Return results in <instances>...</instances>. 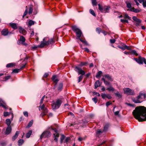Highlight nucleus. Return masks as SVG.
<instances>
[{
  "mask_svg": "<svg viewBox=\"0 0 146 146\" xmlns=\"http://www.w3.org/2000/svg\"><path fill=\"white\" fill-rule=\"evenodd\" d=\"M104 76L106 78H107L108 80L111 82L113 81V80L111 76L109 74H106L104 75Z\"/></svg>",
  "mask_w": 146,
  "mask_h": 146,
  "instance_id": "nucleus-17",
  "label": "nucleus"
},
{
  "mask_svg": "<svg viewBox=\"0 0 146 146\" xmlns=\"http://www.w3.org/2000/svg\"><path fill=\"white\" fill-rule=\"evenodd\" d=\"M143 7L144 8H145L146 7V0L145 1H144L143 3Z\"/></svg>",
  "mask_w": 146,
  "mask_h": 146,
  "instance_id": "nucleus-53",
  "label": "nucleus"
},
{
  "mask_svg": "<svg viewBox=\"0 0 146 146\" xmlns=\"http://www.w3.org/2000/svg\"><path fill=\"white\" fill-rule=\"evenodd\" d=\"M98 6L99 9L102 13H108L110 9V6H105L102 7L100 4H98Z\"/></svg>",
  "mask_w": 146,
  "mask_h": 146,
  "instance_id": "nucleus-6",
  "label": "nucleus"
},
{
  "mask_svg": "<svg viewBox=\"0 0 146 146\" xmlns=\"http://www.w3.org/2000/svg\"><path fill=\"white\" fill-rule=\"evenodd\" d=\"M51 135V134L50 131H46L44 132L40 137V139H42L43 137H46Z\"/></svg>",
  "mask_w": 146,
  "mask_h": 146,
  "instance_id": "nucleus-9",
  "label": "nucleus"
},
{
  "mask_svg": "<svg viewBox=\"0 0 146 146\" xmlns=\"http://www.w3.org/2000/svg\"><path fill=\"white\" fill-rule=\"evenodd\" d=\"M130 53H131L133 55H135L136 56H137L138 55V54L137 53L136 51L135 50H131L130 51Z\"/></svg>",
  "mask_w": 146,
  "mask_h": 146,
  "instance_id": "nucleus-30",
  "label": "nucleus"
},
{
  "mask_svg": "<svg viewBox=\"0 0 146 146\" xmlns=\"http://www.w3.org/2000/svg\"><path fill=\"white\" fill-rule=\"evenodd\" d=\"M123 91L125 94L128 95H133L135 94L133 90L129 88H124Z\"/></svg>",
  "mask_w": 146,
  "mask_h": 146,
  "instance_id": "nucleus-7",
  "label": "nucleus"
},
{
  "mask_svg": "<svg viewBox=\"0 0 146 146\" xmlns=\"http://www.w3.org/2000/svg\"><path fill=\"white\" fill-rule=\"evenodd\" d=\"M52 129L56 133L53 134L54 136V140L56 141V142H57L58 138L59 137V134L57 133V130L56 128H52Z\"/></svg>",
  "mask_w": 146,
  "mask_h": 146,
  "instance_id": "nucleus-10",
  "label": "nucleus"
},
{
  "mask_svg": "<svg viewBox=\"0 0 146 146\" xmlns=\"http://www.w3.org/2000/svg\"><path fill=\"white\" fill-rule=\"evenodd\" d=\"M119 47L123 50H125V45H124L123 46H119Z\"/></svg>",
  "mask_w": 146,
  "mask_h": 146,
  "instance_id": "nucleus-55",
  "label": "nucleus"
},
{
  "mask_svg": "<svg viewBox=\"0 0 146 146\" xmlns=\"http://www.w3.org/2000/svg\"><path fill=\"white\" fill-rule=\"evenodd\" d=\"M63 87V84L62 83H60L58 88V90L59 91H60L62 90Z\"/></svg>",
  "mask_w": 146,
  "mask_h": 146,
  "instance_id": "nucleus-28",
  "label": "nucleus"
},
{
  "mask_svg": "<svg viewBox=\"0 0 146 146\" xmlns=\"http://www.w3.org/2000/svg\"><path fill=\"white\" fill-rule=\"evenodd\" d=\"M90 13L93 16H96L95 13L94 11L92 9H90L89 10Z\"/></svg>",
  "mask_w": 146,
  "mask_h": 146,
  "instance_id": "nucleus-36",
  "label": "nucleus"
},
{
  "mask_svg": "<svg viewBox=\"0 0 146 146\" xmlns=\"http://www.w3.org/2000/svg\"><path fill=\"white\" fill-rule=\"evenodd\" d=\"M24 115L27 117L28 116V113L27 111H25L23 112Z\"/></svg>",
  "mask_w": 146,
  "mask_h": 146,
  "instance_id": "nucleus-56",
  "label": "nucleus"
},
{
  "mask_svg": "<svg viewBox=\"0 0 146 146\" xmlns=\"http://www.w3.org/2000/svg\"><path fill=\"white\" fill-rule=\"evenodd\" d=\"M125 49H127V50H130L131 51V48L130 47H129V46H128L126 45H125Z\"/></svg>",
  "mask_w": 146,
  "mask_h": 146,
  "instance_id": "nucleus-48",
  "label": "nucleus"
},
{
  "mask_svg": "<svg viewBox=\"0 0 146 146\" xmlns=\"http://www.w3.org/2000/svg\"><path fill=\"white\" fill-rule=\"evenodd\" d=\"M11 123V121L10 120V119H7L6 120V123L7 125V126H11L10 125V124Z\"/></svg>",
  "mask_w": 146,
  "mask_h": 146,
  "instance_id": "nucleus-23",
  "label": "nucleus"
},
{
  "mask_svg": "<svg viewBox=\"0 0 146 146\" xmlns=\"http://www.w3.org/2000/svg\"><path fill=\"white\" fill-rule=\"evenodd\" d=\"M15 66V64L13 63H11L7 64L6 65L7 68L12 67Z\"/></svg>",
  "mask_w": 146,
  "mask_h": 146,
  "instance_id": "nucleus-26",
  "label": "nucleus"
},
{
  "mask_svg": "<svg viewBox=\"0 0 146 146\" xmlns=\"http://www.w3.org/2000/svg\"><path fill=\"white\" fill-rule=\"evenodd\" d=\"M45 97V96H44L42 97V98L41 100H40V105H41L42 103H43V100L44 99V98Z\"/></svg>",
  "mask_w": 146,
  "mask_h": 146,
  "instance_id": "nucleus-57",
  "label": "nucleus"
},
{
  "mask_svg": "<svg viewBox=\"0 0 146 146\" xmlns=\"http://www.w3.org/2000/svg\"><path fill=\"white\" fill-rule=\"evenodd\" d=\"M134 117L139 121L146 120V108L143 106L136 107L133 112Z\"/></svg>",
  "mask_w": 146,
  "mask_h": 146,
  "instance_id": "nucleus-1",
  "label": "nucleus"
},
{
  "mask_svg": "<svg viewBox=\"0 0 146 146\" xmlns=\"http://www.w3.org/2000/svg\"><path fill=\"white\" fill-rule=\"evenodd\" d=\"M92 3L93 5H96L97 4L96 0H92Z\"/></svg>",
  "mask_w": 146,
  "mask_h": 146,
  "instance_id": "nucleus-49",
  "label": "nucleus"
},
{
  "mask_svg": "<svg viewBox=\"0 0 146 146\" xmlns=\"http://www.w3.org/2000/svg\"><path fill=\"white\" fill-rule=\"evenodd\" d=\"M132 19L134 21L136 22L137 23H140L141 22V20L137 18L135 16H133L132 17Z\"/></svg>",
  "mask_w": 146,
  "mask_h": 146,
  "instance_id": "nucleus-18",
  "label": "nucleus"
},
{
  "mask_svg": "<svg viewBox=\"0 0 146 146\" xmlns=\"http://www.w3.org/2000/svg\"><path fill=\"white\" fill-rule=\"evenodd\" d=\"M24 141L23 139H20L18 141V145H21L23 143Z\"/></svg>",
  "mask_w": 146,
  "mask_h": 146,
  "instance_id": "nucleus-37",
  "label": "nucleus"
},
{
  "mask_svg": "<svg viewBox=\"0 0 146 146\" xmlns=\"http://www.w3.org/2000/svg\"><path fill=\"white\" fill-rule=\"evenodd\" d=\"M52 81L55 83H56L55 85H56L59 80L57 78L56 76V75H54L52 77Z\"/></svg>",
  "mask_w": 146,
  "mask_h": 146,
  "instance_id": "nucleus-15",
  "label": "nucleus"
},
{
  "mask_svg": "<svg viewBox=\"0 0 146 146\" xmlns=\"http://www.w3.org/2000/svg\"><path fill=\"white\" fill-rule=\"evenodd\" d=\"M110 41L111 43H114L115 42V40L114 39H110Z\"/></svg>",
  "mask_w": 146,
  "mask_h": 146,
  "instance_id": "nucleus-61",
  "label": "nucleus"
},
{
  "mask_svg": "<svg viewBox=\"0 0 146 146\" xmlns=\"http://www.w3.org/2000/svg\"><path fill=\"white\" fill-rule=\"evenodd\" d=\"M109 127V124H106L105 126L104 127V129L103 130V131H106L107 130Z\"/></svg>",
  "mask_w": 146,
  "mask_h": 146,
  "instance_id": "nucleus-41",
  "label": "nucleus"
},
{
  "mask_svg": "<svg viewBox=\"0 0 146 146\" xmlns=\"http://www.w3.org/2000/svg\"><path fill=\"white\" fill-rule=\"evenodd\" d=\"M106 89L108 90L109 91H114L115 89L111 86L107 88Z\"/></svg>",
  "mask_w": 146,
  "mask_h": 146,
  "instance_id": "nucleus-34",
  "label": "nucleus"
},
{
  "mask_svg": "<svg viewBox=\"0 0 146 146\" xmlns=\"http://www.w3.org/2000/svg\"><path fill=\"white\" fill-rule=\"evenodd\" d=\"M26 10L24 13L23 15V18L24 17L27 15V14L28 13V9L27 8V6H26Z\"/></svg>",
  "mask_w": 146,
  "mask_h": 146,
  "instance_id": "nucleus-39",
  "label": "nucleus"
},
{
  "mask_svg": "<svg viewBox=\"0 0 146 146\" xmlns=\"http://www.w3.org/2000/svg\"><path fill=\"white\" fill-rule=\"evenodd\" d=\"M101 29L100 28H97L96 29V31L100 34L101 32Z\"/></svg>",
  "mask_w": 146,
  "mask_h": 146,
  "instance_id": "nucleus-46",
  "label": "nucleus"
},
{
  "mask_svg": "<svg viewBox=\"0 0 146 146\" xmlns=\"http://www.w3.org/2000/svg\"><path fill=\"white\" fill-rule=\"evenodd\" d=\"M115 94L119 98H121V95L118 92L116 93H115Z\"/></svg>",
  "mask_w": 146,
  "mask_h": 146,
  "instance_id": "nucleus-40",
  "label": "nucleus"
},
{
  "mask_svg": "<svg viewBox=\"0 0 146 146\" xmlns=\"http://www.w3.org/2000/svg\"><path fill=\"white\" fill-rule=\"evenodd\" d=\"M101 96L103 99H104L106 98V94H102L101 95Z\"/></svg>",
  "mask_w": 146,
  "mask_h": 146,
  "instance_id": "nucleus-54",
  "label": "nucleus"
},
{
  "mask_svg": "<svg viewBox=\"0 0 146 146\" xmlns=\"http://www.w3.org/2000/svg\"><path fill=\"white\" fill-rule=\"evenodd\" d=\"M21 70V69H14L12 72V73H17L20 71Z\"/></svg>",
  "mask_w": 146,
  "mask_h": 146,
  "instance_id": "nucleus-29",
  "label": "nucleus"
},
{
  "mask_svg": "<svg viewBox=\"0 0 146 146\" xmlns=\"http://www.w3.org/2000/svg\"><path fill=\"white\" fill-rule=\"evenodd\" d=\"M10 77L11 76H8L5 77L3 78L4 80H3L4 81H6L7 80L9 79L10 78Z\"/></svg>",
  "mask_w": 146,
  "mask_h": 146,
  "instance_id": "nucleus-42",
  "label": "nucleus"
},
{
  "mask_svg": "<svg viewBox=\"0 0 146 146\" xmlns=\"http://www.w3.org/2000/svg\"><path fill=\"white\" fill-rule=\"evenodd\" d=\"M138 59L139 60L137 61V63L139 64H143V60H144V58L140 57L138 58Z\"/></svg>",
  "mask_w": 146,
  "mask_h": 146,
  "instance_id": "nucleus-27",
  "label": "nucleus"
},
{
  "mask_svg": "<svg viewBox=\"0 0 146 146\" xmlns=\"http://www.w3.org/2000/svg\"><path fill=\"white\" fill-rule=\"evenodd\" d=\"M12 131V127L11 126H7L5 132V133L6 135H9L11 133Z\"/></svg>",
  "mask_w": 146,
  "mask_h": 146,
  "instance_id": "nucleus-13",
  "label": "nucleus"
},
{
  "mask_svg": "<svg viewBox=\"0 0 146 146\" xmlns=\"http://www.w3.org/2000/svg\"><path fill=\"white\" fill-rule=\"evenodd\" d=\"M100 82L98 80L96 81L95 84V88H96L100 86Z\"/></svg>",
  "mask_w": 146,
  "mask_h": 146,
  "instance_id": "nucleus-22",
  "label": "nucleus"
},
{
  "mask_svg": "<svg viewBox=\"0 0 146 146\" xmlns=\"http://www.w3.org/2000/svg\"><path fill=\"white\" fill-rule=\"evenodd\" d=\"M48 75V74L47 73H45L43 76V77L46 78Z\"/></svg>",
  "mask_w": 146,
  "mask_h": 146,
  "instance_id": "nucleus-62",
  "label": "nucleus"
},
{
  "mask_svg": "<svg viewBox=\"0 0 146 146\" xmlns=\"http://www.w3.org/2000/svg\"><path fill=\"white\" fill-rule=\"evenodd\" d=\"M46 42L48 44V45L49 44H53L54 43V41L52 38L48 39V41Z\"/></svg>",
  "mask_w": 146,
  "mask_h": 146,
  "instance_id": "nucleus-20",
  "label": "nucleus"
},
{
  "mask_svg": "<svg viewBox=\"0 0 146 146\" xmlns=\"http://www.w3.org/2000/svg\"><path fill=\"white\" fill-rule=\"evenodd\" d=\"M128 11H130L132 12H133L135 13H137L141 11V9H135L134 7L128 9Z\"/></svg>",
  "mask_w": 146,
  "mask_h": 146,
  "instance_id": "nucleus-12",
  "label": "nucleus"
},
{
  "mask_svg": "<svg viewBox=\"0 0 146 146\" xmlns=\"http://www.w3.org/2000/svg\"><path fill=\"white\" fill-rule=\"evenodd\" d=\"M124 17L125 19H127L130 20V18L127 14H125L124 16Z\"/></svg>",
  "mask_w": 146,
  "mask_h": 146,
  "instance_id": "nucleus-44",
  "label": "nucleus"
},
{
  "mask_svg": "<svg viewBox=\"0 0 146 146\" xmlns=\"http://www.w3.org/2000/svg\"><path fill=\"white\" fill-rule=\"evenodd\" d=\"M19 32L20 33H21L23 35H25L26 34V31L23 29V28L21 27H19Z\"/></svg>",
  "mask_w": 146,
  "mask_h": 146,
  "instance_id": "nucleus-21",
  "label": "nucleus"
},
{
  "mask_svg": "<svg viewBox=\"0 0 146 146\" xmlns=\"http://www.w3.org/2000/svg\"><path fill=\"white\" fill-rule=\"evenodd\" d=\"M92 100L95 103H97L98 102V99L96 97H94L92 98Z\"/></svg>",
  "mask_w": 146,
  "mask_h": 146,
  "instance_id": "nucleus-51",
  "label": "nucleus"
},
{
  "mask_svg": "<svg viewBox=\"0 0 146 146\" xmlns=\"http://www.w3.org/2000/svg\"><path fill=\"white\" fill-rule=\"evenodd\" d=\"M75 70L79 74L82 75L78 77V82H79L82 80L83 78L82 75L85 74V72L84 70H82L81 68L78 67H76L75 68Z\"/></svg>",
  "mask_w": 146,
  "mask_h": 146,
  "instance_id": "nucleus-3",
  "label": "nucleus"
},
{
  "mask_svg": "<svg viewBox=\"0 0 146 146\" xmlns=\"http://www.w3.org/2000/svg\"><path fill=\"white\" fill-rule=\"evenodd\" d=\"M32 133V131L31 130L29 131L26 134V137L28 138H29L30 137Z\"/></svg>",
  "mask_w": 146,
  "mask_h": 146,
  "instance_id": "nucleus-31",
  "label": "nucleus"
},
{
  "mask_svg": "<svg viewBox=\"0 0 146 146\" xmlns=\"http://www.w3.org/2000/svg\"><path fill=\"white\" fill-rule=\"evenodd\" d=\"M106 98L108 99H110L111 98V95L109 94H106Z\"/></svg>",
  "mask_w": 146,
  "mask_h": 146,
  "instance_id": "nucleus-58",
  "label": "nucleus"
},
{
  "mask_svg": "<svg viewBox=\"0 0 146 146\" xmlns=\"http://www.w3.org/2000/svg\"><path fill=\"white\" fill-rule=\"evenodd\" d=\"M1 34L4 36H6L9 34H11V32H9L7 29H4L1 32Z\"/></svg>",
  "mask_w": 146,
  "mask_h": 146,
  "instance_id": "nucleus-11",
  "label": "nucleus"
},
{
  "mask_svg": "<svg viewBox=\"0 0 146 146\" xmlns=\"http://www.w3.org/2000/svg\"><path fill=\"white\" fill-rule=\"evenodd\" d=\"M20 131H16L15 135L12 137V140L13 141H14L17 138L20 133Z\"/></svg>",
  "mask_w": 146,
  "mask_h": 146,
  "instance_id": "nucleus-16",
  "label": "nucleus"
},
{
  "mask_svg": "<svg viewBox=\"0 0 146 146\" xmlns=\"http://www.w3.org/2000/svg\"><path fill=\"white\" fill-rule=\"evenodd\" d=\"M126 3L127 5V8H129V9L132 8L131 5L130 3L128 2H126Z\"/></svg>",
  "mask_w": 146,
  "mask_h": 146,
  "instance_id": "nucleus-35",
  "label": "nucleus"
},
{
  "mask_svg": "<svg viewBox=\"0 0 146 146\" xmlns=\"http://www.w3.org/2000/svg\"><path fill=\"white\" fill-rule=\"evenodd\" d=\"M40 108L42 110L44 109V108H46L45 107V106L44 104H43L42 106H40Z\"/></svg>",
  "mask_w": 146,
  "mask_h": 146,
  "instance_id": "nucleus-63",
  "label": "nucleus"
},
{
  "mask_svg": "<svg viewBox=\"0 0 146 146\" xmlns=\"http://www.w3.org/2000/svg\"><path fill=\"white\" fill-rule=\"evenodd\" d=\"M42 110H43V112L41 114L42 115V116L46 115V113L48 112V110L46 108H44Z\"/></svg>",
  "mask_w": 146,
  "mask_h": 146,
  "instance_id": "nucleus-25",
  "label": "nucleus"
},
{
  "mask_svg": "<svg viewBox=\"0 0 146 146\" xmlns=\"http://www.w3.org/2000/svg\"><path fill=\"white\" fill-rule=\"evenodd\" d=\"M111 103L110 102H106V106L108 107L111 104Z\"/></svg>",
  "mask_w": 146,
  "mask_h": 146,
  "instance_id": "nucleus-64",
  "label": "nucleus"
},
{
  "mask_svg": "<svg viewBox=\"0 0 146 146\" xmlns=\"http://www.w3.org/2000/svg\"><path fill=\"white\" fill-rule=\"evenodd\" d=\"M102 72L101 71H99L96 74V76L97 78H99L100 77L101 75L102 74Z\"/></svg>",
  "mask_w": 146,
  "mask_h": 146,
  "instance_id": "nucleus-32",
  "label": "nucleus"
},
{
  "mask_svg": "<svg viewBox=\"0 0 146 146\" xmlns=\"http://www.w3.org/2000/svg\"><path fill=\"white\" fill-rule=\"evenodd\" d=\"M19 40L21 42V43L22 44L26 45V44L24 43L25 41V39L24 36H21L20 37Z\"/></svg>",
  "mask_w": 146,
  "mask_h": 146,
  "instance_id": "nucleus-14",
  "label": "nucleus"
},
{
  "mask_svg": "<svg viewBox=\"0 0 146 146\" xmlns=\"http://www.w3.org/2000/svg\"><path fill=\"white\" fill-rule=\"evenodd\" d=\"M33 123V120H32L28 123L27 127H31Z\"/></svg>",
  "mask_w": 146,
  "mask_h": 146,
  "instance_id": "nucleus-38",
  "label": "nucleus"
},
{
  "mask_svg": "<svg viewBox=\"0 0 146 146\" xmlns=\"http://www.w3.org/2000/svg\"><path fill=\"white\" fill-rule=\"evenodd\" d=\"M47 37L44 38L43 39V41L41 42V43L39 45H38V47L39 48H43L45 46H47L48 44L47 43L46 41L45 40H46Z\"/></svg>",
  "mask_w": 146,
  "mask_h": 146,
  "instance_id": "nucleus-8",
  "label": "nucleus"
},
{
  "mask_svg": "<svg viewBox=\"0 0 146 146\" xmlns=\"http://www.w3.org/2000/svg\"><path fill=\"white\" fill-rule=\"evenodd\" d=\"M0 106H2L4 108H6L5 104L4 103H0Z\"/></svg>",
  "mask_w": 146,
  "mask_h": 146,
  "instance_id": "nucleus-45",
  "label": "nucleus"
},
{
  "mask_svg": "<svg viewBox=\"0 0 146 146\" xmlns=\"http://www.w3.org/2000/svg\"><path fill=\"white\" fill-rule=\"evenodd\" d=\"M145 98V95L144 93H140L139 95L137 97V99H132V100L134 102L136 103H140L143 101V99Z\"/></svg>",
  "mask_w": 146,
  "mask_h": 146,
  "instance_id": "nucleus-2",
  "label": "nucleus"
},
{
  "mask_svg": "<svg viewBox=\"0 0 146 146\" xmlns=\"http://www.w3.org/2000/svg\"><path fill=\"white\" fill-rule=\"evenodd\" d=\"M10 113L6 112H4L3 113L5 117H6L9 115L10 114Z\"/></svg>",
  "mask_w": 146,
  "mask_h": 146,
  "instance_id": "nucleus-47",
  "label": "nucleus"
},
{
  "mask_svg": "<svg viewBox=\"0 0 146 146\" xmlns=\"http://www.w3.org/2000/svg\"><path fill=\"white\" fill-rule=\"evenodd\" d=\"M62 101L60 99H58L56 100V102H53L52 104V108L53 110H56L58 109L60 106Z\"/></svg>",
  "mask_w": 146,
  "mask_h": 146,
  "instance_id": "nucleus-4",
  "label": "nucleus"
},
{
  "mask_svg": "<svg viewBox=\"0 0 146 146\" xmlns=\"http://www.w3.org/2000/svg\"><path fill=\"white\" fill-rule=\"evenodd\" d=\"M64 138V135H62L60 138V142L61 143H62L63 141Z\"/></svg>",
  "mask_w": 146,
  "mask_h": 146,
  "instance_id": "nucleus-52",
  "label": "nucleus"
},
{
  "mask_svg": "<svg viewBox=\"0 0 146 146\" xmlns=\"http://www.w3.org/2000/svg\"><path fill=\"white\" fill-rule=\"evenodd\" d=\"M120 21H121V22L123 23H128V21L127 20L121 19L120 20Z\"/></svg>",
  "mask_w": 146,
  "mask_h": 146,
  "instance_id": "nucleus-43",
  "label": "nucleus"
},
{
  "mask_svg": "<svg viewBox=\"0 0 146 146\" xmlns=\"http://www.w3.org/2000/svg\"><path fill=\"white\" fill-rule=\"evenodd\" d=\"M35 23V22L32 20H30L28 22V25L29 26H31L33 25Z\"/></svg>",
  "mask_w": 146,
  "mask_h": 146,
  "instance_id": "nucleus-33",
  "label": "nucleus"
},
{
  "mask_svg": "<svg viewBox=\"0 0 146 146\" xmlns=\"http://www.w3.org/2000/svg\"><path fill=\"white\" fill-rule=\"evenodd\" d=\"M104 83L105 84V85H110V82H108L107 81H106L105 80L104 82Z\"/></svg>",
  "mask_w": 146,
  "mask_h": 146,
  "instance_id": "nucleus-60",
  "label": "nucleus"
},
{
  "mask_svg": "<svg viewBox=\"0 0 146 146\" xmlns=\"http://www.w3.org/2000/svg\"><path fill=\"white\" fill-rule=\"evenodd\" d=\"M72 30L76 33L77 38H80L81 36L82 33L81 30L76 26L72 27Z\"/></svg>",
  "mask_w": 146,
  "mask_h": 146,
  "instance_id": "nucleus-5",
  "label": "nucleus"
},
{
  "mask_svg": "<svg viewBox=\"0 0 146 146\" xmlns=\"http://www.w3.org/2000/svg\"><path fill=\"white\" fill-rule=\"evenodd\" d=\"M104 131H103V130L102 131L100 129H98L97 130V132L96 133V135L97 136L99 137L100 135Z\"/></svg>",
  "mask_w": 146,
  "mask_h": 146,
  "instance_id": "nucleus-24",
  "label": "nucleus"
},
{
  "mask_svg": "<svg viewBox=\"0 0 146 146\" xmlns=\"http://www.w3.org/2000/svg\"><path fill=\"white\" fill-rule=\"evenodd\" d=\"M83 43L86 46H89V45L88 44L87 41L85 39L84 40V41Z\"/></svg>",
  "mask_w": 146,
  "mask_h": 146,
  "instance_id": "nucleus-59",
  "label": "nucleus"
},
{
  "mask_svg": "<svg viewBox=\"0 0 146 146\" xmlns=\"http://www.w3.org/2000/svg\"><path fill=\"white\" fill-rule=\"evenodd\" d=\"M10 26L14 29H17V26L16 23H10Z\"/></svg>",
  "mask_w": 146,
  "mask_h": 146,
  "instance_id": "nucleus-19",
  "label": "nucleus"
},
{
  "mask_svg": "<svg viewBox=\"0 0 146 146\" xmlns=\"http://www.w3.org/2000/svg\"><path fill=\"white\" fill-rule=\"evenodd\" d=\"M33 9L32 7H30L29 8V14H31L33 12Z\"/></svg>",
  "mask_w": 146,
  "mask_h": 146,
  "instance_id": "nucleus-50",
  "label": "nucleus"
}]
</instances>
